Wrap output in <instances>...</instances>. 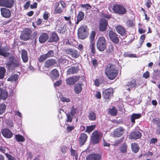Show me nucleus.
<instances>
[{"instance_id": "e2e57ef3", "label": "nucleus", "mask_w": 160, "mask_h": 160, "mask_svg": "<svg viewBox=\"0 0 160 160\" xmlns=\"http://www.w3.org/2000/svg\"><path fill=\"white\" fill-rule=\"evenodd\" d=\"M60 100L62 102H68L70 101V100L69 98L64 97H61Z\"/></svg>"}, {"instance_id": "bf43d9fd", "label": "nucleus", "mask_w": 160, "mask_h": 160, "mask_svg": "<svg viewBox=\"0 0 160 160\" xmlns=\"http://www.w3.org/2000/svg\"><path fill=\"white\" fill-rule=\"evenodd\" d=\"M92 63L94 68H96L98 65V61L96 59H93L92 60Z\"/></svg>"}, {"instance_id": "e433bc0d", "label": "nucleus", "mask_w": 160, "mask_h": 160, "mask_svg": "<svg viewBox=\"0 0 160 160\" xmlns=\"http://www.w3.org/2000/svg\"><path fill=\"white\" fill-rule=\"evenodd\" d=\"M18 76L17 74L14 73L12 74L7 79L8 81H16L18 78Z\"/></svg>"}, {"instance_id": "4c0bfd02", "label": "nucleus", "mask_w": 160, "mask_h": 160, "mask_svg": "<svg viewBox=\"0 0 160 160\" xmlns=\"http://www.w3.org/2000/svg\"><path fill=\"white\" fill-rule=\"evenodd\" d=\"M88 117L89 119L91 121H95L96 119V115L94 112L92 111L89 112Z\"/></svg>"}, {"instance_id": "f3484780", "label": "nucleus", "mask_w": 160, "mask_h": 160, "mask_svg": "<svg viewBox=\"0 0 160 160\" xmlns=\"http://www.w3.org/2000/svg\"><path fill=\"white\" fill-rule=\"evenodd\" d=\"M10 50L8 46L2 47V46H0V55L4 57H8L10 53L7 52Z\"/></svg>"}, {"instance_id": "69168bd1", "label": "nucleus", "mask_w": 160, "mask_h": 160, "mask_svg": "<svg viewBox=\"0 0 160 160\" xmlns=\"http://www.w3.org/2000/svg\"><path fill=\"white\" fill-rule=\"evenodd\" d=\"M49 13L48 12H45L43 14V18L45 20H48L49 17Z\"/></svg>"}, {"instance_id": "9d476101", "label": "nucleus", "mask_w": 160, "mask_h": 160, "mask_svg": "<svg viewBox=\"0 0 160 160\" xmlns=\"http://www.w3.org/2000/svg\"><path fill=\"white\" fill-rule=\"evenodd\" d=\"M109 37L110 40L114 43L117 44L119 42V39L118 35L115 31L110 30L108 33Z\"/></svg>"}, {"instance_id": "2eb2a0df", "label": "nucleus", "mask_w": 160, "mask_h": 160, "mask_svg": "<svg viewBox=\"0 0 160 160\" xmlns=\"http://www.w3.org/2000/svg\"><path fill=\"white\" fill-rule=\"evenodd\" d=\"M142 136V133L140 132L135 130L130 133L129 138L131 139H138L140 138Z\"/></svg>"}, {"instance_id": "a878e982", "label": "nucleus", "mask_w": 160, "mask_h": 160, "mask_svg": "<svg viewBox=\"0 0 160 160\" xmlns=\"http://www.w3.org/2000/svg\"><path fill=\"white\" fill-rule=\"evenodd\" d=\"M8 94V92L5 89L0 88V100L1 99L5 100L7 98Z\"/></svg>"}, {"instance_id": "2f4dec72", "label": "nucleus", "mask_w": 160, "mask_h": 160, "mask_svg": "<svg viewBox=\"0 0 160 160\" xmlns=\"http://www.w3.org/2000/svg\"><path fill=\"white\" fill-rule=\"evenodd\" d=\"M118 110L116 107L114 106L112 107V108L109 109L108 113L112 116H115L117 114Z\"/></svg>"}, {"instance_id": "dca6fc26", "label": "nucleus", "mask_w": 160, "mask_h": 160, "mask_svg": "<svg viewBox=\"0 0 160 160\" xmlns=\"http://www.w3.org/2000/svg\"><path fill=\"white\" fill-rule=\"evenodd\" d=\"M108 25V20L104 18H102L99 25V30L101 32L105 31Z\"/></svg>"}, {"instance_id": "b1692460", "label": "nucleus", "mask_w": 160, "mask_h": 160, "mask_svg": "<svg viewBox=\"0 0 160 160\" xmlns=\"http://www.w3.org/2000/svg\"><path fill=\"white\" fill-rule=\"evenodd\" d=\"M49 36L46 33H42L39 38V41L41 43H44L49 38Z\"/></svg>"}, {"instance_id": "a18cd8bd", "label": "nucleus", "mask_w": 160, "mask_h": 160, "mask_svg": "<svg viewBox=\"0 0 160 160\" xmlns=\"http://www.w3.org/2000/svg\"><path fill=\"white\" fill-rule=\"evenodd\" d=\"M66 114L67 117L66 121L67 122H72L73 119V118L74 116L71 115L70 113H69V112H68L67 113H66Z\"/></svg>"}, {"instance_id": "9b49d317", "label": "nucleus", "mask_w": 160, "mask_h": 160, "mask_svg": "<svg viewBox=\"0 0 160 160\" xmlns=\"http://www.w3.org/2000/svg\"><path fill=\"white\" fill-rule=\"evenodd\" d=\"M13 0H0V6L11 8L14 5Z\"/></svg>"}, {"instance_id": "f8f14e48", "label": "nucleus", "mask_w": 160, "mask_h": 160, "mask_svg": "<svg viewBox=\"0 0 160 160\" xmlns=\"http://www.w3.org/2000/svg\"><path fill=\"white\" fill-rule=\"evenodd\" d=\"M138 86L136 80L134 78H131L125 85L126 87H128L127 89L130 91L131 89L136 88Z\"/></svg>"}, {"instance_id": "c9c22d12", "label": "nucleus", "mask_w": 160, "mask_h": 160, "mask_svg": "<svg viewBox=\"0 0 160 160\" xmlns=\"http://www.w3.org/2000/svg\"><path fill=\"white\" fill-rule=\"evenodd\" d=\"M132 150L134 153H137L139 150V147L138 144L136 143H132L131 145Z\"/></svg>"}, {"instance_id": "79ce46f5", "label": "nucleus", "mask_w": 160, "mask_h": 160, "mask_svg": "<svg viewBox=\"0 0 160 160\" xmlns=\"http://www.w3.org/2000/svg\"><path fill=\"white\" fill-rule=\"evenodd\" d=\"M6 70L3 67H0V79H3L5 76Z\"/></svg>"}, {"instance_id": "6e6552de", "label": "nucleus", "mask_w": 160, "mask_h": 160, "mask_svg": "<svg viewBox=\"0 0 160 160\" xmlns=\"http://www.w3.org/2000/svg\"><path fill=\"white\" fill-rule=\"evenodd\" d=\"M101 135L100 132H98L97 130H95L92 132L91 137V140L93 144H98L100 142V138Z\"/></svg>"}, {"instance_id": "052dcab7", "label": "nucleus", "mask_w": 160, "mask_h": 160, "mask_svg": "<svg viewBox=\"0 0 160 160\" xmlns=\"http://www.w3.org/2000/svg\"><path fill=\"white\" fill-rule=\"evenodd\" d=\"M5 155L8 160H16V159L11 155L6 153Z\"/></svg>"}, {"instance_id": "49530a36", "label": "nucleus", "mask_w": 160, "mask_h": 160, "mask_svg": "<svg viewBox=\"0 0 160 160\" xmlns=\"http://www.w3.org/2000/svg\"><path fill=\"white\" fill-rule=\"evenodd\" d=\"M124 139V137H122L121 138L118 139L114 141L113 145L114 146H118L119 144L122 142Z\"/></svg>"}, {"instance_id": "8fccbe9b", "label": "nucleus", "mask_w": 160, "mask_h": 160, "mask_svg": "<svg viewBox=\"0 0 160 160\" xmlns=\"http://www.w3.org/2000/svg\"><path fill=\"white\" fill-rule=\"evenodd\" d=\"M47 58L45 54H43L41 55L38 58V61L40 62H43Z\"/></svg>"}, {"instance_id": "f257e3e1", "label": "nucleus", "mask_w": 160, "mask_h": 160, "mask_svg": "<svg viewBox=\"0 0 160 160\" xmlns=\"http://www.w3.org/2000/svg\"><path fill=\"white\" fill-rule=\"evenodd\" d=\"M118 72L116 64L109 63L105 67V74L110 80L114 79L118 75Z\"/></svg>"}, {"instance_id": "c85d7f7f", "label": "nucleus", "mask_w": 160, "mask_h": 160, "mask_svg": "<svg viewBox=\"0 0 160 160\" xmlns=\"http://www.w3.org/2000/svg\"><path fill=\"white\" fill-rule=\"evenodd\" d=\"M88 138L87 135L84 133L80 134L79 138V141L81 145H83L87 141Z\"/></svg>"}, {"instance_id": "423d86ee", "label": "nucleus", "mask_w": 160, "mask_h": 160, "mask_svg": "<svg viewBox=\"0 0 160 160\" xmlns=\"http://www.w3.org/2000/svg\"><path fill=\"white\" fill-rule=\"evenodd\" d=\"M87 28L83 26L80 27L79 28L78 31V35L79 38L84 39L88 37L89 32L87 31Z\"/></svg>"}, {"instance_id": "13d9d810", "label": "nucleus", "mask_w": 160, "mask_h": 160, "mask_svg": "<svg viewBox=\"0 0 160 160\" xmlns=\"http://www.w3.org/2000/svg\"><path fill=\"white\" fill-rule=\"evenodd\" d=\"M77 111V109L74 108V106H73L71 108V110L70 112H69V113H70L71 115L74 116L75 115Z\"/></svg>"}, {"instance_id": "6e6d98bb", "label": "nucleus", "mask_w": 160, "mask_h": 160, "mask_svg": "<svg viewBox=\"0 0 160 160\" xmlns=\"http://www.w3.org/2000/svg\"><path fill=\"white\" fill-rule=\"evenodd\" d=\"M146 37L145 34H144L142 35L140 38V41L139 43L140 47L141 46L144 42Z\"/></svg>"}, {"instance_id": "5fc2aeb1", "label": "nucleus", "mask_w": 160, "mask_h": 160, "mask_svg": "<svg viewBox=\"0 0 160 160\" xmlns=\"http://www.w3.org/2000/svg\"><path fill=\"white\" fill-rule=\"evenodd\" d=\"M64 18L66 21H68V22L67 23V24H68L70 26H71L72 25L71 16H69L68 17L64 16Z\"/></svg>"}, {"instance_id": "864d4df0", "label": "nucleus", "mask_w": 160, "mask_h": 160, "mask_svg": "<svg viewBox=\"0 0 160 160\" xmlns=\"http://www.w3.org/2000/svg\"><path fill=\"white\" fill-rule=\"evenodd\" d=\"M80 6L82 8H85L86 10H88L92 8L91 6L88 3L86 4H82L80 5Z\"/></svg>"}, {"instance_id": "a211bd4d", "label": "nucleus", "mask_w": 160, "mask_h": 160, "mask_svg": "<svg viewBox=\"0 0 160 160\" xmlns=\"http://www.w3.org/2000/svg\"><path fill=\"white\" fill-rule=\"evenodd\" d=\"M0 11L2 16L5 18H9L11 16L10 10L5 8H1Z\"/></svg>"}, {"instance_id": "338daca9", "label": "nucleus", "mask_w": 160, "mask_h": 160, "mask_svg": "<svg viewBox=\"0 0 160 160\" xmlns=\"http://www.w3.org/2000/svg\"><path fill=\"white\" fill-rule=\"evenodd\" d=\"M67 149L65 146H63L61 148V151L63 153H65L67 152Z\"/></svg>"}, {"instance_id": "c03bdc74", "label": "nucleus", "mask_w": 160, "mask_h": 160, "mask_svg": "<svg viewBox=\"0 0 160 160\" xmlns=\"http://www.w3.org/2000/svg\"><path fill=\"white\" fill-rule=\"evenodd\" d=\"M114 47L112 44H110L108 46L107 52L108 53L112 54L114 52Z\"/></svg>"}, {"instance_id": "de8ad7c7", "label": "nucleus", "mask_w": 160, "mask_h": 160, "mask_svg": "<svg viewBox=\"0 0 160 160\" xmlns=\"http://www.w3.org/2000/svg\"><path fill=\"white\" fill-rule=\"evenodd\" d=\"M96 35V32L95 31H92L89 37V40L90 43L91 42H95L94 41L95 39Z\"/></svg>"}, {"instance_id": "473e14b6", "label": "nucleus", "mask_w": 160, "mask_h": 160, "mask_svg": "<svg viewBox=\"0 0 160 160\" xmlns=\"http://www.w3.org/2000/svg\"><path fill=\"white\" fill-rule=\"evenodd\" d=\"M141 117V115L140 113H133L131 116V122L133 123H135V119H138Z\"/></svg>"}, {"instance_id": "c756f323", "label": "nucleus", "mask_w": 160, "mask_h": 160, "mask_svg": "<svg viewBox=\"0 0 160 160\" xmlns=\"http://www.w3.org/2000/svg\"><path fill=\"white\" fill-rule=\"evenodd\" d=\"M21 54L23 62L24 63L27 62L28 59L27 51L25 49L22 50Z\"/></svg>"}, {"instance_id": "5701e85b", "label": "nucleus", "mask_w": 160, "mask_h": 160, "mask_svg": "<svg viewBox=\"0 0 160 160\" xmlns=\"http://www.w3.org/2000/svg\"><path fill=\"white\" fill-rule=\"evenodd\" d=\"M48 39V42H57L59 39V37L56 33L52 32L51 33Z\"/></svg>"}, {"instance_id": "393cba45", "label": "nucleus", "mask_w": 160, "mask_h": 160, "mask_svg": "<svg viewBox=\"0 0 160 160\" xmlns=\"http://www.w3.org/2000/svg\"><path fill=\"white\" fill-rule=\"evenodd\" d=\"M50 76L52 79H57L59 76L58 71L56 68L53 69L50 72Z\"/></svg>"}, {"instance_id": "774afa93", "label": "nucleus", "mask_w": 160, "mask_h": 160, "mask_svg": "<svg viewBox=\"0 0 160 160\" xmlns=\"http://www.w3.org/2000/svg\"><path fill=\"white\" fill-rule=\"evenodd\" d=\"M74 128V127L72 126L68 125L67 128V130L68 132L71 131Z\"/></svg>"}, {"instance_id": "1a4fd4ad", "label": "nucleus", "mask_w": 160, "mask_h": 160, "mask_svg": "<svg viewBox=\"0 0 160 160\" xmlns=\"http://www.w3.org/2000/svg\"><path fill=\"white\" fill-rule=\"evenodd\" d=\"M56 66H58L57 60L53 58H51L45 62L44 67L46 68H50Z\"/></svg>"}, {"instance_id": "58836bf2", "label": "nucleus", "mask_w": 160, "mask_h": 160, "mask_svg": "<svg viewBox=\"0 0 160 160\" xmlns=\"http://www.w3.org/2000/svg\"><path fill=\"white\" fill-rule=\"evenodd\" d=\"M15 138L17 142H23L25 140L24 137L22 135L20 134H17L15 136Z\"/></svg>"}, {"instance_id": "aec40b11", "label": "nucleus", "mask_w": 160, "mask_h": 160, "mask_svg": "<svg viewBox=\"0 0 160 160\" xmlns=\"http://www.w3.org/2000/svg\"><path fill=\"white\" fill-rule=\"evenodd\" d=\"M2 134L4 137L9 138L13 136V133L9 129L4 128L2 130Z\"/></svg>"}, {"instance_id": "09e8293b", "label": "nucleus", "mask_w": 160, "mask_h": 160, "mask_svg": "<svg viewBox=\"0 0 160 160\" xmlns=\"http://www.w3.org/2000/svg\"><path fill=\"white\" fill-rule=\"evenodd\" d=\"M45 55L47 58L52 57L54 56V52L53 50H49L47 53L45 54Z\"/></svg>"}, {"instance_id": "7ed1b4c3", "label": "nucleus", "mask_w": 160, "mask_h": 160, "mask_svg": "<svg viewBox=\"0 0 160 160\" xmlns=\"http://www.w3.org/2000/svg\"><path fill=\"white\" fill-rule=\"evenodd\" d=\"M108 9L110 12L113 11V12L119 15L124 14L127 12L126 9L122 5L117 4L109 7Z\"/></svg>"}, {"instance_id": "0e129e2a", "label": "nucleus", "mask_w": 160, "mask_h": 160, "mask_svg": "<svg viewBox=\"0 0 160 160\" xmlns=\"http://www.w3.org/2000/svg\"><path fill=\"white\" fill-rule=\"evenodd\" d=\"M7 124L8 126V128L11 129L13 127V122L12 120H8L7 122Z\"/></svg>"}, {"instance_id": "cd10ccee", "label": "nucleus", "mask_w": 160, "mask_h": 160, "mask_svg": "<svg viewBox=\"0 0 160 160\" xmlns=\"http://www.w3.org/2000/svg\"><path fill=\"white\" fill-rule=\"evenodd\" d=\"M84 16V13L82 11L78 12L77 16V21L75 23V25H77L78 23L82 20Z\"/></svg>"}, {"instance_id": "6ab92c4d", "label": "nucleus", "mask_w": 160, "mask_h": 160, "mask_svg": "<svg viewBox=\"0 0 160 160\" xmlns=\"http://www.w3.org/2000/svg\"><path fill=\"white\" fill-rule=\"evenodd\" d=\"M117 32L121 36H127V32L125 28L121 25H118L115 27Z\"/></svg>"}, {"instance_id": "a19ab883", "label": "nucleus", "mask_w": 160, "mask_h": 160, "mask_svg": "<svg viewBox=\"0 0 160 160\" xmlns=\"http://www.w3.org/2000/svg\"><path fill=\"white\" fill-rule=\"evenodd\" d=\"M127 146L126 143L124 142L120 147L119 149L121 152L124 153L127 152Z\"/></svg>"}, {"instance_id": "f03ea898", "label": "nucleus", "mask_w": 160, "mask_h": 160, "mask_svg": "<svg viewBox=\"0 0 160 160\" xmlns=\"http://www.w3.org/2000/svg\"><path fill=\"white\" fill-rule=\"evenodd\" d=\"M6 64L9 68L15 69L17 67H20L21 65L20 59L12 56L9 58V60Z\"/></svg>"}, {"instance_id": "603ef678", "label": "nucleus", "mask_w": 160, "mask_h": 160, "mask_svg": "<svg viewBox=\"0 0 160 160\" xmlns=\"http://www.w3.org/2000/svg\"><path fill=\"white\" fill-rule=\"evenodd\" d=\"M6 107L5 104L2 103L0 104V114H1L4 112L6 109Z\"/></svg>"}, {"instance_id": "4468645a", "label": "nucleus", "mask_w": 160, "mask_h": 160, "mask_svg": "<svg viewBox=\"0 0 160 160\" xmlns=\"http://www.w3.org/2000/svg\"><path fill=\"white\" fill-rule=\"evenodd\" d=\"M113 89L112 88L106 89L102 92V96L105 99H110L113 95Z\"/></svg>"}, {"instance_id": "4d7b16f0", "label": "nucleus", "mask_w": 160, "mask_h": 160, "mask_svg": "<svg viewBox=\"0 0 160 160\" xmlns=\"http://www.w3.org/2000/svg\"><path fill=\"white\" fill-rule=\"evenodd\" d=\"M152 121L154 124L157 125H158L160 122V119L158 118H154L152 120Z\"/></svg>"}, {"instance_id": "412c9836", "label": "nucleus", "mask_w": 160, "mask_h": 160, "mask_svg": "<svg viewBox=\"0 0 160 160\" xmlns=\"http://www.w3.org/2000/svg\"><path fill=\"white\" fill-rule=\"evenodd\" d=\"M78 80V78L77 76H73L67 78L66 80V81L68 84L72 85L74 84Z\"/></svg>"}, {"instance_id": "bb28decb", "label": "nucleus", "mask_w": 160, "mask_h": 160, "mask_svg": "<svg viewBox=\"0 0 160 160\" xmlns=\"http://www.w3.org/2000/svg\"><path fill=\"white\" fill-rule=\"evenodd\" d=\"M82 84L79 82L77 83L74 87V90L75 93L79 94L81 93L82 91Z\"/></svg>"}, {"instance_id": "680f3d73", "label": "nucleus", "mask_w": 160, "mask_h": 160, "mask_svg": "<svg viewBox=\"0 0 160 160\" xmlns=\"http://www.w3.org/2000/svg\"><path fill=\"white\" fill-rule=\"evenodd\" d=\"M102 17L108 19H110L111 18V15L109 14H106L104 13H101Z\"/></svg>"}, {"instance_id": "ddd939ff", "label": "nucleus", "mask_w": 160, "mask_h": 160, "mask_svg": "<svg viewBox=\"0 0 160 160\" xmlns=\"http://www.w3.org/2000/svg\"><path fill=\"white\" fill-rule=\"evenodd\" d=\"M125 131V129L122 127H119L114 130L113 132V136L116 138H119L123 135Z\"/></svg>"}, {"instance_id": "0eeeda50", "label": "nucleus", "mask_w": 160, "mask_h": 160, "mask_svg": "<svg viewBox=\"0 0 160 160\" xmlns=\"http://www.w3.org/2000/svg\"><path fill=\"white\" fill-rule=\"evenodd\" d=\"M63 51L65 54L70 55L73 58H78L79 56L78 51L72 48H67L64 49Z\"/></svg>"}, {"instance_id": "20e7f679", "label": "nucleus", "mask_w": 160, "mask_h": 160, "mask_svg": "<svg viewBox=\"0 0 160 160\" xmlns=\"http://www.w3.org/2000/svg\"><path fill=\"white\" fill-rule=\"evenodd\" d=\"M107 44V40L103 36L99 37L96 42V46L99 51L103 52L106 48Z\"/></svg>"}, {"instance_id": "7c9ffc66", "label": "nucleus", "mask_w": 160, "mask_h": 160, "mask_svg": "<svg viewBox=\"0 0 160 160\" xmlns=\"http://www.w3.org/2000/svg\"><path fill=\"white\" fill-rule=\"evenodd\" d=\"M54 7L55 8L54 13L55 14L60 13L63 12V10L60 7V3L58 2H56L55 3Z\"/></svg>"}, {"instance_id": "37998d69", "label": "nucleus", "mask_w": 160, "mask_h": 160, "mask_svg": "<svg viewBox=\"0 0 160 160\" xmlns=\"http://www.w3.org/2000/svg\"><path fill=\"white\" fill-rule=\"evenodd\" d=\"M89 48L91 50V52L93 54L96 53V48L95 47V42H91L89 45Z\"/></svg>"}, {"instance_id": "4be33fe9", "label": "nucleus", "mask_w": 160, "mask_h": 160, "mask_svg": "<svg viewBox=\"0 0 160 160\" xmlns=\"http://www.w3.org/2000/svg\"><path fill=\"white\" fill-rule=\"evenodd\" d=\"M101 158V155L99 154L93 153L89 154L87 156V160H100Z\"/></svg>"}, {"instance_id": "72a5a7b5", "label": "nucleus", "mask_w": 160, "mask_h": 160, "mask_svg": "<svg viewBox=\"0 0 160 160\" xmlns=\"http://www.w3.org/2000/svg\"><path fill=\"white\" fill-rule=\"evenodd\" d=\"M78 70L79 69L78 67H72L68 69L67 72L68 74L77 73Z\"/></svg>"}, {"instance_id": "f704fd0d", "label": "nucleus", "mask_w": 160, "mask_h": 160, "mask_svg": "<svg viewBox=\"0 0 160 160\" xmlns=\"http://www.w3.org/2000/svg\"><path fill=\"white\" fill-rule=\"evenodd\" d=\"M66 55H63L60 58L58 59V61L60 63H62L65 65H67L69 61L66 59Z\"/></svg>"}, {"instance_id": "ea45409f", "label": "nucleus", "mask_w": 160, "mask_h": 160, "mask_svg": "<svg viewBox=\"0 0 160 160\" xmlns=\"http://www.w3.org/2000/svg\"><path fill=\"white\" fill-rule=\"evenodd\" d=\"M96 127V126L95 125H92L88 126H87L86 129L85 131V132L89 134Z\"/></svg>"}, {"instance_id": "3c124183", "label": "nucleus", "mask_w": 160, "mask_h": 160, "mask_svg": "<svg viewBox=\"0 0 160 160\" xmlns=\"http://www.w3.org/2000/svg\"><path fill=\"white\" fill-rule=\"evenodd\" d=\"M70 152L71 155L75 156L76 159H77L78 157V153L76 150L72 149V147L71 148Z\"/></svg>"}, {"instance_id": "39448f33", "label": "nucleus", "mask_w": 160, "mask_h": 160, "mask_svg": "<svg viewBox=\"0 0 160 160\" xmlns=\"http://www.w3.org/2000/svg\"><path fill=\"white\" fill-rule=\"evenodd\" d=\"M32 33V31L30 28H24L21 32L20 36L21 39L24 41L29 40L31 38Z\"/></svg>"}]
</instances>
